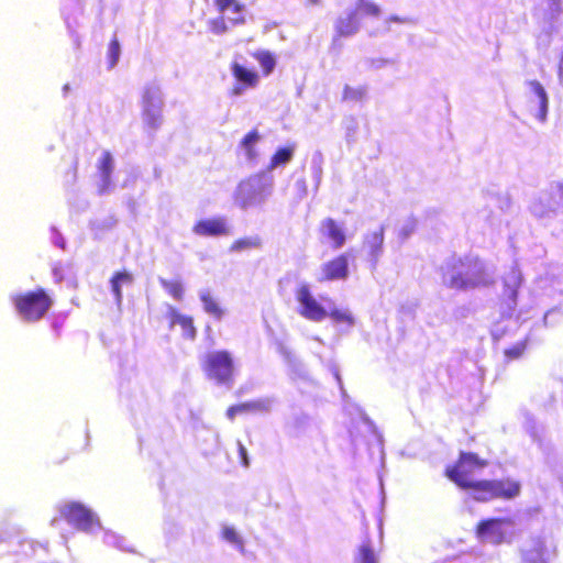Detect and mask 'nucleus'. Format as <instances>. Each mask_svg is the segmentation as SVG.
I'll list each match as a JSON object with an SVG mask.
<instances>
[{"label": "nucleus", "instance_id": "56", "mask_svg": "<svg viewBox=\"0 0 563 563\" xmlns=\"http://www.w3.org/2000/svg\"><path fill=\"white\" fill-rule=\"evenodd\" d=\"M68 88H69V86H68V85H65V86H64V90H65V91H66V90H68Z\"/></svg>", "mask_w": 563, "mask_h": 563}, {"label": "nucleus", "instance_id": "51", "mask_svg": "<svg viewBox=\"0 0 563 563\" xmlns=\"http://www.w3.org/2000/svg\"><path fill=\"white\" fill-rule=\"evenodd\" d=\"M554 311L551 310V311H548L544 317H543V321H544V324L548 325L549 324V318L550 316L553 313Z\"/></svg>", "mask_w": 563, "mask_h": 563}, {"label": "nucleus", "instance_id": "3", "mask_svg": "<svg viewBox=\"0 0 563 563\" xmlns=\"http://www.w3.org/2000/svg\"><path fill=\"white\" fill-rule=\"evenodd\" d=\"M274 190V177L260 172L241 180L233 192V201L242 210L261 208Z\"/></svg>", "mask_w": 563, "mask_h": 563}, {"label": "nucleus", "instance_id": "29", "mask_svg": "<svg viewBox=\"0 0 563 563\" xmlns=\"http://www.w3.org/2000/svg\"><path fill=\"white\" fill-rule=\"evenodd\" d=\"M252 56L260 63L265 76L273 73L276 66V59L274 55L268 51H256Z\"/></svg>", "mask_w": 563, "mask_h": 563}, {"label": "nucleus", "instance_id": "50", "mask_svg": "<svg viewBox=\"0 0 563 563\" xmlns=\"http://www.w3.org/2000/svg\"><path fill=\"white\" fill-rule=\"evenodd\" d=\"M296 185L301 188L303 194H306V180L305 179L297 180Z\"/></svg>", "mask_w": 563, "mask_h": 563}, {"label": "nucleus", "instance_id": "48", "mask_svg": "<svg viewBox=\"0 0 563 563\" xmlns=\"http://www.w3.org/2000/svg\"><path fill=\"white\" fill-rule=\"evenodd\" d=\"M313 164H320V167H322L323 155L321 154V152H317V153L313 154V157H312V161H311V166H313Z\"/></svg>", "mask_w": 563, "mask_h": 563}, {"label": "nucleus", "instance_id": "32", "mask_svg": "<svg viewBox=\"0 0 563 563\" xmlns=\"http://www.w3.org/2000/svg\"><path fill=\"white\" fill-rule=\"evenodd\" d=\"M396 64V62L391 58H385V57H371L366 58L363 62L364 67L367 70L377 71L385 69L387 67H391Z\"/></svg>", "mask_w": 563, "mask_h": 563}, {"label": "nucleus", "instance_id": "39", "mask_svg": "<svg viewBox=\"0 0 563 563\" xmlns=\"http://www.w3.org/2000/svg\"><path fill=\"white\" fill-rule=\"evenodd\" d=\"M71 268H73V265L70 263H67V264L57 263L53 267V276H54L55 282L60 283L62 280H64L66 277V274L68 272H70Z\"/></svg>", "mask_w": 563, "mask_h": 563}, {"label": "nucleus", "instance_id": "21", "mask_svg": "<svg viewBox=\"0 0 563 563\" xmlns=\"http://www.w3.org/2000/svg\"><path fill=\"white\" fill-rule=\"evenodd\" d=\"M167 317L170 320V325H180L183 335L187 339L194 340L196 338V328L191 317L179 313L173 306H167Z\"/></svg>", "mask_w": 563, "mask_h": 563}, {"label": "nucleus", "instance_id": "27", "mask_svg": "<svg viewBox=\"0 0 563 563\" xmlns=\"http://www.w3.org/2000/svg\"><path fill=\"white\" fill-rule=\"evenodd\" d=\"M133 283V276L128 272L117 273L111 278V290L114 295V299L118 306L122 303L123 295H122V286L131 285Z\"/></svg>", "mask_w": 563, "mask_h": 563}, {"label": "nucleus", "instance_id": "4", "mask_svg": "<svg viewBox=\"0 0 563 563\" xmlns=\"http://www.w3.org/2000/svg\"><path fill=\"white\" fill-rule=\"evenodd\" d=\"M202 369L206 376L219 385L231 386L234 380L236 366L231 352L213 350L202 358Z\"/></svg>", "mask_w": 563, "mask_h": 563}, {"label": "nucleus", "instance_id": "53", "mask_svg": "<svg viewBox=\"0 0 563 563\" xmlns=\"http://www.w3.org/2000/svg\"><path fill=\"white\" fill-rule=\"evenodd\" d=\"M553 4L555 5V10L559 11V1L558 0H553Z\"/></svg>", "mask_w": 563, "mask_h": 563}, {"label": "nucleus", "instance_id": "26", "mask_svg": "<svg viewBox=\"0 0 563 563\" xmlns=\"http://www.w3.org/2000/svg\"><path fill=\"white\" fill-rule=\"evenodd\" d=\"M544 543L542 540H534L530 548L522 551V563H548L544 558Z\"/></svg>", "mask_w": 563, "mask_h": 563}, {"label": "nucleus", "instance_id": "34", "mask_svg": "<svg viewBox=\"0 0 563 563\" xmlns=\"http://www.w3.org/2000/svg\"><path fill=\"white\" fill-rule=\"evenodd\" d=\"M367 95V88L365 86L352 87L345 85L343 88L342 98L345 101H360Z\"/></svg>", "mask_w": 563, "mask_h": 563}, {"label": "nucleus", "instance_id": "23", "mask_svg": "<svg viewBox=\"0 0 563 563\" xmlns=\"http://www.w3.org/2000/svg\"><path fill=\"white\" fill-rule=\"evenodd\" d=\"M199 298L202 302V307L206 313L213 317L217 320H221L225 313V310L220 306L219 301L211 295L209 289L199 290Z\"/></svg>", "mask_w": 563, "mask_h": 563}, {"label": "nucleus", "instance_id": "52", "mask_svg": "<svg viewBox=\"0 0 563 563\" xmlns=\"http://www.w3.org/2000/svg\"><path fill=\"white\" fill-rule=\"evenodd\" d=\"M334 375H335V378H336L339 385H341V377H340L339 373L335 372Z\"/></svg>", "mask_w": 563, "mask_h": 563}, {"label": "nucleus", "instance_id": "19", "mask_svg": "<svg viewBox=\"0 0 563 563\" xmlns=\"http://www.w3.org/2000/svg\"><path fill=\"white\" fill-rule=\"evenodd\" d=\"M262 141V135L257 130H252L244 135L239 143V150L242 152L245 161L255 164L258 161L260 152L257 145Z\"/></svg>", "mask_w": 563, "mask_h": 563}, {"label": "nucleus", "instance_id": "15", "mask_svg": "<svg viewBox=\"0 0 563 563\" xmlns=\"http://www.w3.org/2000/svg\"><path fill=\"white\" fill-rule=\"evenodd\" d=\"M349 277V255L341 254L322 264L319 280H344Z\"/></svg>", "mask_w": 563, "mask_h": 563}, {"label": "nucleus", "instance_id": "46", "mask_svg": "<svg viewBox=\"0 0 563 563\" xmlns=\"http://www.w3.org/2000/svg\"><path fill=\"white\" fill-rule=\"evenodd\" d=\"M238 448H239V455L242 460L243 465L249 466L250 462H249L247 451H246L245 446L242 444V442L239 441Z\"/></svg>", "mask_w": 563, "mask_h": 563}, {"label": "nucleus", "instance_id": "6", "mask_svg": "<svg viewBox=\"0 0 563 563\" xmlns=\"http://www.w3.org/2000/svg\"><path fill=\"white\" fill-rule=\"evenodd\" d=\"M531 213L540 219L552 218L563 211V181L550 185L530 203Z\"/></svg>", "mask_w": 563, "mask_h": 563}, {"label": "nucleus", "instance_id": "24", "mask_svg": "<svg viewBox=\"0 0 563 563\" xmlns=\"http://www.w3.org/2000/svg\"><path fill=\"white\" fill-rule=\"evenodd\" d=\"M275 405V398L262 397L240 404L242 413H268Z\"/></svg>", "mask_w": 563, "mask_h": 563}, {"label": "nucleus", "instance_id": "37", "mask_svg": "<svg viewBox=\"0 0 563 563\" xmlns=\"http://www.w3.org/2000/svg\"><path fill=\"white\" fill-rule=\"evenodd\" d=\"M261 245V240L257 236L244 238L235 241L232 246V252H240L249 249H256Z\"/></svg>", "mask_w": 563, "mask_h": 563}, {"label": "nucleus", "instance_id": "33", "mask_svg": "<svg viewBox=\"0 0 563 563\" xmlns=\"http://www.w3.org/2000/svg\"><path fill=\"white\" fill-rule=\"evenodd\" d=\"M162 287L176 300H181L184 296V286L179 280H167L159 278Z\"/></svg>", "mask_w": 563, "mask_h": 563}, {"label": "nucleus", "instance_id": "1", "mask_svg": "<svg viewBox=\"0 0 563 563\" xmlns=\"http://www.w3.org/2000/svg\"><path fill=\"white\" fill-rule=\"evenodd\" d=\"M486 466V462L473 453H461L459 463L446 470V476L462 488L473 489V497L478 501H486L492 498H514L520 493L518 482L506 481H474L473 474L476 470Z\"/></svg>", "mask_w": 563, "mask_h": 563}, {"label": "nucleus", "instance_id": "31", "mask_svg": "<svg viewBox=\"0 0 563 563\" xmlns=\"http://www.w3.org/2000/svg\"><path fill=\"white\" fill-rule=\"evenodd\" d=\"M103 542L107 545L114 547L122 551H132V549L129 547L128 540L124 537L119 536L110 530L104 531Z\"/></svg>", "mask_w": 563, "mask_h": 563}, {"label": "nucleus", "instance_id": "13", "mask_svg": "<svg viewBox=\"0 0 563 563\" xmlns=\"http://www.w3.org/2000/svg\"><path fill=\"white\" fill-rule=\"evenodd\" d=\"M527 87L529 90V110L537 120L543 123L548 117V93L538 80H529Z\"/></svg>", "mask_w": 563, "mask_h": 563}, {"label": "nucleus", "instance_id": "47", "mask_svg": "<svg viewBox=\"0 0 563 563\" xmlns=\"http://www.w3.org/2000/svg\"><path fill=\"white\" fill-rule=\"evenodd\" d=\"M390 22H396V23H404L405 22V19L400 18V16H397V15H393L390 18H388L386 21H385V31H388L389 30V24Z\"/></svg>", "mask_w": 563, "mask_h": 563}, {"label": "nucleus", "instance_id": "43", "mask_svg": "<svg viewBox=\"0 0 563 563\" xmlns=\"http://www.w3.org/2000/svg\"><path fill=\"white\" fill-rule=\"evenodd\" d=\"M311 172L316 187L318 188L322 178V167H320V164H313V166H311Z\"/></svg>", "mask_w": 563, "mask_h": 563}, {"label": "nucleus", "instance_id": "22", "mask_svg": "<svg viewBox=\"0 0 563 563\" xmlns=\"http://www.w3.org/2000/svg\"><path fill=\"white\" fill-rule=\"evenodd\" d=\"M296 152V145H288L279 147L274 155L271 157L269 163L264 172L271 175V173L279 167H285L291 162Z\"/></svg>", "mask_w": 563, "mask_h": 563}, {"label": "nucleus", "instance_id": "45", "mask_svg": "<svg viewBox=\"0 0 563 563\" xmlns=\"http://www.w3.org/2000/svg\"><path fill=\"white\" fill-rule=\"evenodd\" d=\"M236 415H243L242 413V410H241V406L240 404L239 405H234V406H231L228 408L227 410V417L228 419H230L231 421L234 420L235 416Z\"/></svg>", "mask_w": 563, "mask_h": 563}, {"label": "nucleus", "instance_id": "7", "mask_svg": "<svg viewBox=\"0 0 563 563\" xmlns=\"http://www.w3.org/2000/svg\"><path fill=\"white\" fill-rule=\"evenodd\" d=\"M163 107L161 88L155 84L145 86L142 95V121L147 129L156 131L162 125Z\"/></svg>", "mask_w": 563, "mask_h": 563}, {"label": "nucleus", "instance_id": "8", "mask_svg": "<svg viewBox=\"0 0 563 563\" xmlns=\"http://www.w3.org/2000/svg\"><path fill=\"white\" fill-rule=\"evenodd\" d=\"M60 515L69 525L85 533L95 534L102 530L98 516L82 504L68 503L60 508Z\"/></svg>", "mask_w": 563, "mask_h": 563}, {"label": "nucleus", "instance_id": "36", "mask_svg": "<svg viewBox=\"0 0 563 563\" xmlns=\"http://www.w3.org/2000/svg\"><path fill=\"white\" fill-rule=\"evenodd\" d=\"M355 563H378V560L371 548L369 542H364L358 549Z\"/></svg>", "mask_w": 563, "mask_h": 563}, {"label": "nucleus", "instance_id": "12", "mask_svg": "<svg viewBox=\"0 0 563 563\" xmlns=\"http://www.w3.org/2000/svg\"><path fill=\"white\" fill-rule=\"evenodd\" d=\"M385 227L379 225L363 236L362 249L371 267L375 269L384 254Z\"/></svg>", "mask_w": 563, "mask_h": 563}, {"label": "nucleus", "instance_id": "41", "mask_svg": "<svg viewBox=\"0 0 563 563\" xmlns=\"http://www.w3.org/2000/svg\"><path fill=\"white\" fill-rule=\"evenodd\" d=\"M223 538L232 543V544H235V545H239V547H242V540H241V537L239 536V533L235 531V529L231 528V527H225L223 529Z\"/></svg>", "mask_w": 563, "mask_h": 563}, {"label": "nucleus", "instance_id": "17", "mask_svg": "<svg viewBox=\"0 0 563 563\" xmlns=\"http://www.w3.org/2000/svg\"><path fill=\"white\" fill-rule=\"evenodd\" d=\"M361 29V20L357 16V12H354L352 9L346 10L342 15H340L334 22V38L336 37H350L355 35Z\"/></svg>", "mask_w": 563, "mask_h": 563}, {"label": "nucleus", "instance_id": "16", "mask_svg": "<svg viewBox=\"0 0 563 563\" xmlns=\"http://www.w3.org/2000/svg\"><path fill=\"white\" fill-rule=\"evenodd\" d=\"M98 173H99V184H98V192L100 195H106L112 191L113 185L111 181V175L114 169V159L112 154L109 151H103L98 159Z\"/></svg>", "mask_w": 563, "mask_h": 563}, {"label": "nucleus", "instance_id": "18", "mask_svg": "<svg viewBox=\"0 0 563 563\" xmlns=\"http://www.w3.org/2000/svg\"><path fill=\"white\" fill-rule=\"evenodd\" d=\"M320 231L325 236L334 250L341 249L346 242L345 229L343 224L338 223L332 218H325L321 221Z\"/></svg>", "mask_w": 563, "mask_h": 563}, {"label": "nucleus", "instance_id": "11", "mask_svg": "<svg viewBox=\"0 0 563 563\" xmlns=\"http://www.w3.org/2000/svg\"><path fill=\"white\" fill-rule=\"evenodd\" d=\"M230 70L235 79V82L230 90V96L240 97L249 89L257 87L260 82V75L257 71L246 68L236 60L232 62Z\"/></svg>", "mask_w": 563, "mask_h": 563}, {"label": "nucleus", "instance_id": "40", "mask_svg": "<svg viewBox=\"0 0 563 563\" xmlns=\"http://www.w3.org/2000/svg\"><path fill=\"white\" fill-rule=\"evenodd\" d=\"M525 350H526V342H518L514 346H511L510 349H507L505 351V355L509 360H516V358H519L522 355Z\"/></svg>", "mask_w": 563, "mask_h": 563}, {"label": "nucleus", "instance_id": "30", "mask_svg": "<svg viewBox=\"0 0 563 563\" xmlns=\"http://www.w3.org/2000/svg\"><path fill=\"white\" fill-rule=\"evenodd\" d=\"M357 12V16L361 19L362 15L377 18L380 15V8L369 0H357L355 8L352 9Z\"/></svg>", "mask_w": 563, "mask_h": 563}, {"label": "nucleus", "instance_id": "9", "mask_svg": "<svg viewBox=\"0 0 563 563\" xmlns=\"http://www.w3.org/2000/svg\"><path fill=\"white\" fill-rule=\"evenodd\" d=\"M296 312L312 322H322L328 318V309L317 300L307 284H301L295 291Z\"/></svg>", "mask_w": 563, "mask_h": 563}, {"label": "nucleus", "instance_id": "49", "mask_svg": "<svg viewBox=\"0 0 563 563\" xmlns=\"http://www.w3.org/2000/svg\"><path fill=\"white\" fill-rule=\"evenodd\" d=\"M471 560H472V556L466 555V556H462V558L453 561L452 563H470Z\"/></svg>", "mask_w": 563, "mask_h": 563}, {"label": "nucleus", "instance_id": "35", "mask_svg": "<svg viewBox=\"0 0 563 563\" xmlns=\"http://www.w3.org/2000/svg\"><path fill=\"white\" fill-rule=\"evenodd\" d=\"M418 221L413 217L406 218L398 229V238L404 242L411 236L417 229Z\"/></svg>", "mask_w": 563, "mask_h": 563}, {"label": "nucleus", "instance_id": "5", "mask_svg": "<svg viewBox=\"0 0 563 563\" xmlns=\"http://www.w3.org/2000/svg\"><path fill=\"white\" fill-rule=\"evenodd\" d=\"M12 301L19 316L29 322H34L43 318L52 306L51 298L43 289L25 295H16L12 297Z\"/></svg>", "mask_w": 563, "mask_h": 563}, {"label": "nucleus", "instance_id": "14", "mask_svg": "<svg viewBox=\"0 0 563 563\" xmlns=\"http://www.w3.org/2000/svg\"><path fill=\"white\" fill-rule=\"evenodd\" d=\"M522 284V274L517 265H514L504 277V305L505 313L511 316L517 307V294Z\"/></svg>", "mask_w": 563, "mask_h": 563}, {"label": "nucleus", "instance_id": "2", "mask_svg": "<svg viewBox=\"0 0 563 563\" xmlns=\"http://www.w3.org/2000/svg\"><path fill=\"white\" fill-rule=\"evenodd\" d=\"M439 273L443 286L461 291L489 287L496 280L494 266L473 255L448 258Z\"/></svg>", "mask_w": 563, "mask_h": 563}, {"label": "nucleus", "instance_id": "38", "mask_svg": "<svg viewBox=\"0 0 563 563\" xmlns=\"http://www.w3.org/2000/svg\"><path fill=\"white\" fill-rule=\"evenodd\" d=\"M120 53H121V48H120L119 41L117 38H113L110 42L109 48H108L109 67L110 68H113L117 65V63L120 58Z\"/></svg>", "mask_w": 563, "mask_h": 563}, {"label": "nucleus", "instance_id": "44", "mask_svg": "<svg viewBox=\"0 0 563 563\" xmlns=\"http://www.w3.org/2000/svg\"><path fill=\"white\" fill-rule=\"evenodd\" d=\"M52 232H53V235H52V242L60 247V249H65V240L64 238L56 231L55 228L52 229Z\"/></svg>", "mask_w": 563, "mask_h": 563}, {"label": "nucleus", "instance_id": "42", "mask_svg": "<svg viewBox=\"0 0 563 563\" xmlns=\"http://www.w3.org/2000/svg\"><path fill=\"white\" fill-rule=\"evenodd\" d=\"M209 25H210V30L214 33V34H223L227 32L228 27H227V24H225V21H224V18L223 16H219L217 19H213L209 22Z\"/></svg>", "mask_w": 563, "mask_h": 563}, {"label": "nucleus", "instance_id": "25", "mask_svg": "<svg viewBox=\"0 0 563 563\" xmlns=\"http://www.w3.org/2000/svg\"><path fill=\"white\" fill-rule=\"evenodd\" d=\"M216 5L220 12L230 11L232 16L229 20L234 24H243L245 22L243 16L244 7L236 0H216Z\"/></svg>", "mask_w": 563, "mask_h": 563}, {"label": "nucleus", "instance_id": "28", "mask_svg": "<svg viewBox=\"0 0 563 563\" xmlns=\"http://www.w3.org/2000/svg\"><path fill=\"white\" fill-rule=\"evenodd\" d=\"M328 317H330L336 323H344L349 328L354 325V317L352 312L346 308H336L334 306H330L328 310Z\"/></svg>", "mask_w": 563, "mask_h": 563}, {"label": "nucleus", "instance_id": "54", "mask_svg": "<svg viewBox=\"0 0 563 563\" xmlns=\"http://www.w3.org/2000/svg\"><path fill=\"white\" fill-rule=\"evenodd\" d=\"M309 2H310L311 4H318V3H319V0H309Z\"/></svg>", "mask_w": 563, "mask_h": 563}, {"label": "nucleus", "instance_id": "20", "mask_svg": "<svg viewBox=\"0 0 563 563\" xmlns=\"http://www.w3.org/2000/svg\"><path fill=\"white\" fill-rule=\"evenodd\" d=\"M194 232L198 235H228L230 229L227 224L225 219L216 218L199 221L194 227Z\"/></svg>", "mask_w": 563, "mask_h": 563}, {"label": "nucleus", "instance_id": "10", "mask_svg": "<svg viewBox=\"0 0 563 563\" xmlns=\"http://www.w3.org/2000/svg\"><path fill=\"white\" fill-rule=\"evenodd\" d=\"M514 534L515 522L511 519H487L477 526V537L486 543L508 542Z\"/></svg>", "mask_w": 563, "mask_h": 563}, {"label": "nucleus", "instance_id": "55", "mask_svg": "<svg viewBox=\"0 0 563 563\" xmlns=\"http://www.w3.org/2000/svg\"><path fill=\"white\" fill-rule=\"evenodd\" d=\"M316 341L320 342V343H323L322 340L320 338H313Z\"/></svg>", "mask_w": 563, "mask_h": 563}]
</instances>
